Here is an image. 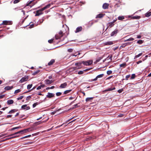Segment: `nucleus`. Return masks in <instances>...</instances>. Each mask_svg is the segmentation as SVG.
<instances>
[{"label":"nucleus","instance_id":"16","mask_svg":"<svg viewBox=\"0 0 151 151\" xmlns=\"http://www.w3.org/2000/svg\"><path fill=\"white\" fill-rule=\"evenodd\" d=\"M13 88V86H7L5 87L4 89L6 90H9L12 89Z\"/></svg>","mask_w":151,"mask_h":151},{"label":"nucleus","instance_id":"55","mask_svg":"<svg viewBox=\"0 0 151 151\" xmlns=\"http://www.w3.org/2000/svg\"><path fill=\"white\" fill-rule=\"evenodd\" d=\"M130 77V75L126 76V80H127L128 79V78H129Z\"/></svg>","mask_w":151,"mask_h":151},{"label":"nucleus","instance_id":"43","mask_svg":"<svg viewBox=\"0 0 151 151\" xmlns=\"http://www.w3.org/2000/svg\"><path fill=\"white\" fill-rule=\"evenodd\" d=\"M61 94H62L60 92H57L56 93V96H60V95H61Z\"/></svg>","mask_w":151,"mask_h":151},{"label":"nucleus","instance_id":"17","mask_svg":"<svg viewBox=\"0 0 151 151\" xmlns=\"http://www.w3.org/2000/svg\"><path fill=\"white\" fill-rule=\"evenodd\" d=\"M82 29V27H77L76 30L75 32L77 33L81 31Z\"/></svg>","mask_w":151,"mask_h":151},{"label":"nucleus","instance_id":"50","mask_svg":"<svg viewBox=\"0 0 151 151\" xmlns=\"http://www.w3.org/2000/svg\"><path fill=\"white\" fill-rule=\"evenodd\" d=\"M31 136V135H27V136H25L24 137H22L21 138V139H23V138H27V137H30Z\"/></svg>","mask_w":151,"mask_h":151},{"label":"nucleus","instance_id":"38","mask_svg":"<svg viewBox=\"0 0 151 151\" xmlns=\"http://www.w3.org/2000/svg\"><path fill=\"white\" fill-rule=\"evenodd\" d=\"M142 53H139L138 55H136L135 57V58H138L140 56H141L142 55Z\"/></svg>","mask_w":151,"mask_h":151},{"label":"nucleus","instance_id":"21","mask_svg":"<svg viewBox=\"0 0 151 151\" xmlns=\"http://www.w3.org/2000/svg\"><path fill=\"white\" fill-rule=\"evenodd\" d=\"M93 97H89L87 98L86 99V102H88L89 101H91V100H92L93 99Z\"/></svg>","mask_w":151,"mask_h":151},{"label":"nucleus","instance_id":"48","mask_svg":"<svg viewBox=\"0 0 151 151\" xmlns=\"http://www.w3.org/2000/svg\"><path fill=\"white\" fill-rule=\"evenodd\" d=\"M123 91V89L122 88L121 89H119L118 91V92L119 93H122Z\"/></svg>","mask_w":151,"mask_h":151},{"label":"nucleus","instance_id":"40","mask_svg":"<svg viewBox=\"0 0 151 151\" xmlns=\"http://www.w3.org/2000/svg\"><path fill=\"white\" fill-rule=\"evenodd\" d=\"M19 136H15V135H14L13 136H11V135H10L9 136H12L10 138V139H11V138H15V137H18Z\"/></svg>","mask_w":151,"mask_h":151},{"label":"nucleus","instance_id":"35","mask_svg":"<svg viewBox=\"0 0 151 151\" xmlns=\"http://www.w3.org/2000/svg\"><path fill=\"white\" fill-rule=\"evenodd\" d=\"M22 132L23 133H26L29 132L28 128L24 130H22Z\"/></svg>","mask_w":151,"mask_h":151},{"label":"nucleus","instance_id":"37","mask_svg":"<svg viewBox=\"0 0 151 151\" xmlns=\"http://www.w3.org/2000/svg\"><path fill=\"white\" fill-rule=\"evenodd\" d=\"M143 42V41L142 40H139L137 41V43L139 44H141Z\"/></svg>","mask_w":151,"mask_h":151},{"label":"nucleus","instance_id":"32","mask_svg":"<svg viewBox=\"0 0 151 151\" xmlns=\"http://www.w3.org/2000/svg\"><path fill=\"white\" fill-rule=\"evenodd\" d=\"M21 90L20 89H18L17 90H16L14 92V93L16 94L17 93L19 92H20L21 91Z\"/></svg>","mask_w":151,"mask_h":151},{"label":"nucleus","instance_id":"44","mask_svg":"<svg viewBox=\"0 0 151 151\" xmlns=\"http://www.w3.org/2000/svg\"><path fill=\"white\" fill-rule=\"evenodd\" d=\"M38 104V103L37 102H36V103H34L33 104V105H32L33 107V108L35 107Z\"/></svg>","mask_w":151,"mask_h":151},{"label":"nucleus","instance_id":"7","mask_svg":"<svg viewBox=\"0 0 151 151\" xmlns=\"http://www.w3.org/2000/svg\"><path fill=\"white\" fill-rule=\"evenodd\" d=\"M55 96V94L53 93L48 92L47 93L46 96L47 98H51Z\"/></svg>","mask_w":151,"mask_h":151},{"label":"nucleus","instance_id":"11","mask_svg":"<svg viewBox=\"0 0 151 151\" xmlns=\"http://www.w3.org/2000/svg\"><path fill=\"white\" fill-rule=\"evenodd\" d=\"M54 81L52 80H50L48 79L46 80L45 81V83L46 84H50L52 83Z\"/></svg>","mask_w":151,"mask_h":151},{"label":"nucleus","instance_id":"56","mask_svg":"<svg viewBox=\"0 0 151 151\" xmlns=\"http://www.w3.org/2000/svg\"><path fill=\"white\" fill-rule=\"evenodd\" d=\"M73 50L72 49H68V51L69 52H72Z\"/></svg>","mask_w":151,"mask_h":151},{"label":"nucleus","instance_id":"39","mask_svg":"<svg viewBox=\"0 0 151 151\" xmlns=\"http://www.w3.org/2000/svg\"><path fill=\"white\" fill-rule=\"evenodd\" d=\"M102 58L101 57L97 59L96 60V63H97L100 61V60H101Z\"/></svg>","mask_w":151,"mask_h":151},{"label":"nucleus","instance_id":"9","mask_svg":"<svg viewBox=\"0 0 151 151\" xmlns=\"http://www.w3.org/2000/svg\"><path fill=\"white\" fill-rule=\"evenodd\" d=\"M118 29H115L114 31L112 32L111 34V36H115L116 34L118 33Z\"/></svg>","mask_w":151,"mask_h":151},{"label":"nucleus","instance_id":"34","mask_svg":"<svg viewBox=\"0 0 151 151\" xmlns=\"http://www.w3.org/2000/svg\"><path fill=\"white\" fill-rule=\"evenodd\" d=\"M29 132L32 131L34 130V129L33 127H31L28 128Z\"/></svg>","mask_w":151,"mask_h":151},{"label":"nucleus","instance_id":"15","mask_svg":"<svg viewBox=\"0 0 151 151\" xmlns=\"http://www.w3.org/2000/svg\"><path fill=\"white\" fill-rule=\"evenodd\" d=\"M130 44V43H126L124 44H123L120 47V48H122L123 47H125L126 46L129 45Z\"/></svg>","mask_w":151,"mask_h":151},{"label":"nucleus","instance_id":"46","mask_svg":"<svg viewBox=\"0 0 151 151\" xmlns=\"http://www.w3.org/2000/svg\"><path fill=\"white\" fill-rule=\"evenodd\" d=\"M53 40H54L53 39H52L51 40H49L48 41V42H49V43H52L53 42Z\"/></svg>","mask_w":151,"mask_h":151},{"label":"nucleus","instance_id":"6","mask_svg":"<svg viewBox=\"0 0 151 151\" xmlns=\"http://www.w3.org/2000/svg\"><path fill=\"white\" fill-rule=\"evenodd\" d=\"M67 86V83L66 82H65L61 84L59 86V88H65Z\"/></svg>","mask_w":151,"mask_h":151},{"label":"nucleus","instance_id":"18","mask_svg":"<svg viewBox=\"0 0 151 151\" xmlns=\"http://www.w3.org/2000/svg\"><path fill=\"white\" fill-rule=\"evenodd\" d=\"M113 44L112 41H108L106 42L104 44L105 45H112Z\"/></svg>","mask_w":151,"mask_h":151},{"label":"nucleus","instance_id":"62","mask_svg":"<svg viewBox=\"0 0 151 151\" xmlns=\"http://www.w3.org/2000/svg\"><path fill=\"white\" fill-rule=\"evenodd\" d=\"M141 37V36L140 35H138L137 36V38L138 39L140 38Z\"/></svg>","mask_w":151,"mask_h":151},{"label":"nucleus","instance_id":"30","mask_svg":"<svg viewBox=\"0 0 151 151\" xmlns=\"http://www.w3.org/2000/svg\"><path fill=\"white\" fill-rule=\"evenodd\" d=\"M104 76V74H100L97 76V78H99L102 77Z\"/></svg>","mask_w":151,"mask_h":151},{"label":"nucleus","instance_id":"1","mask_svg":"<svg viewBox=\"0 0 151 151\" xmlns=\"http://www.w3.org/2000/svg\"><path fill=\"white\" fill-rule=\"evenodd\" d=\"M50 6V4H49L48 5H47L46 6L41 9H40L37 11L35 15V16H39L40 15L42 14L43 12H42L45 10L49 8Z\"/></svg>","mask_w":151,"mask_h":151},{"label":"nucleus","instance_id":"58","mask_svg":"<svg viewBox=\"0 0 151 151\" xmlns=\"http://www.w3.org/2000/svg\"><path fill=\"white\" fill-rule=\"evenodd\" d=\"M112 88H109L107 90H106V91H112Z\"/></svg>","mask_w":151,"mask_h":151},{"label":"nucleus","instance_id":"23","mask_svg":"<svg viewBox=\"0 0 151 151\" xmlns=\"http://www.w3.org/2000/svg\"><path fill=\"white\" fill-rule=\"evenodd\" d=\"M151 15V12H148L145 14V16L146 17H149Z\"/></svg>","mask_w":151,"mask_h":151},{"label":"nucleus","instance_id":"29","mask_svg":"<svg viewBox=\"0 0 151 151\" xmlns=\"http://www.w3.org/2000/svg\"><path fill=\"white\" fill-rule=\"evenodd\" d=\"M40 71L39 70H37L36 71H35L32 74V75H36V74H37L40 72Z\"/></svg>","mask_w":151,"mask_h":151},{"label":"nucleus","instance_id":"51","mask_svg":"<svg viewBox=\"0 0 151 151\" xmlns=\"http://www.w3.org/2000/svg\"><path fill=\"white\" fill-rule=\"evenodd\" d=\"M60 110V109H58L56 111H54L51 113L52 114H54L57 111H58Z\"/></svg>","mask_w":151,"mask_h":151},{"label":"nucleus","instance_id":"19","mask_svg":"<svg viewBox=\"0 0 151 151\" xmlns=\"http://www.w3.org/2000/svg\"><path fill=\"white\" fill-rule=\"evenodd\" d=\"M14 102V101L13 100L9 99L7 101V104H8L9 105L13 104Z\"/></svg>","mask_w":151,"mask_h":151},{"label":"nucleus","instance_id":"26","mask_svg":"<svg viewBox=\"0 0 151 151\" xmlns=\"http://www.w3.org/2000/svg\"><path fill=\"white\" fill-rule=\"evenodd\" d=\"M134 39L133 38L131 37L128 39L124 41V42H127L128 41H133L134 40Z\"/></svg>","mask_w":151,"mask_h":151},{"label":"nucleus","instance_id":"10","mask_svg":"<svg viewBox=\"0 0 151 151\" xmlns=\"http://www.w3.org/2000/svg\"><path fill=\"white\" fill-rule=\"evenodd\" d=\"M109 4L107 3H104L102 6V8L104 9H107L108 8Z\"/></svg>","mask_w":151,"mask_h":151},{"label":"nucleus","instance_id":"36","mask_svg":"<svg viewBox=\"0 0 151 151\" xmlns=\"http://www.w3.org/2000/svg\"><path fill=\"white\" fill-rule=\"evenodd\" d=\"M59 34L60 35V37H62L63 36V32L60 31L59 32Z\"/></svg>","mask_w":151,"mask_h":151},{"label":"nucleus","instance_id":"45","mask_svg":"<svg viewBox=\"0 0 151 151\" xmlns=\"http://www.w3.org/2000/svg\"><path fill=\"white\" fill-rule=\"evenodd\" d=\"M77 63H76L75 64V65H77V66H78V67L77 68L79 69V68H81V65H79V64H78V65H76V64H77Z\"/></svg>","mask_w":151,"mask_h":151},{"label":"nucleus","instance_id":"31","mask_svg":"<svg viewBox=\"0 0 151 151\" xmlns=\"http://www.w3.org/2000/svg\"><path fill=\"white\" fill-rule=\"evenodd\" d=\"M126 66V63H123L121 64L120 65V67H123L124 68Z\"/></svg>","mask_w":151,"mask_h":151},{"label":"nucleus","instance_id":"61","mask_svg":"<svg viewBox=\"0 0 151 151\" xmlns=\"http://www.w3.org/2000/svg\"><path fill=\"white\" fill-rule=\"evenodd\" d=\"M142 62V60H139L137 62V64H139Z\"/></svg>","mask_w":151,"mask_h":151},{"label":"nucleus","instance_id":"12","mask_svg":"<svg viewBox=\"0 0 151 151\" xmlns=\"http://www.w3.org/2000/svg\"><path fill=\"white\" fill-rule=\"evenodd\" d=\"M22 108L24 109H26V110H29L30 109L29 106H27V105L26 104L22 106Z\"/></svg>","mask_w":151,"mask_h":151},{"label":"nucleus","instance_id":"64","mask_svg":"<svg viewBox=\"0 0 151 151\" xmlns=\"http://www.w3.org/2000/svg\"><path fill=\"white\" fill-rule=\"evenodd\" d=\"M98 79V78H97V76L95 78L93 79L92 80V81H96Z\"/></svg>","mask_w":151,"mask_h":151},{"label":"nucleus","instance_id":"24","mask_svg":"<svg viewBox=\"0 0 151 151\" xmlns=\"http://www.w3.org/2000/svg\"><path fill=\"white\" fill-rule=\"evenodd\" d=\"M72 90L71 89L66 90L64 92V94H67V93H70V92Z\"/></svg>","mask_w":151,"mask_h":151},{"label":"nucleus","instance_id":"28","mask_svg":"<svg viewBox=\"0 0 151 151\" xmlns=\"http://www.w3.org/2000/svg\"><path fill=\"white\" fill-rule=\"evenodd\" d=\"M124 19L123 16H119L118 17V19L119 20H122Z\"/></svg>","mask_w":151,"mask_h":151},{"label":"nucleus","instance_id":"20","mask_svg":"<svg viewBox=\"0 0 151 151\" xmlns=\"http://www.w3.org/2000/svg\"><path fill=\"white\" fill-rule=\"evenodd\" d=\"M55 60L54 59L51 60L48 63V65H52L54 62Z\"/></svg>","mask_w":151,"mask_h":151},{"label":"nucleus","instance_id":"22","mask_svg":"<svg viewBox=\"0 0 151 151\" xmlns=\"http://www.w3.org/2000/svg\"><path fill=\"white\" fill-rule=\"evenodd\" d=\"M17 110L15 109H14L10 111L9 112L8 114H12L15 112H16Z\"/></svg>","mask_w":151,"mask_h":151},{"label":"nucleus","instance_id":"41","mask_svg":"<svg viewBox=\"0 0 151 151\" xmlns=\"http://www.w3.org/2000/svg\"><path fill=\"white\" fill-rule=\"evenodd\" d=\"M112 71L111 70H108L107 72V73L108 75H109L112 73Z\"/></svg>","mask_w":151,"mask_h":151},{"label":"nucleus","instance_id":"42","mask_svg":"<svg viewBox=\"0 0 151 151\" xmlns=\"http://www.w3.org/2000/svg\"><path fill=\"white\" fill-rule=\"evenodd\" d=\"M135 74H133L131 76V79H133L135 78Z\"/></svg>","mask_w":151,"mask_h":151},{"label":"nucleus","instance_id":"5","mask_svg":"<svg viewBox=\"0 0 151 151\" xmlns=\"http://www.w3.org/2000/svg\"><path fill=\"white\" fill-rule=\"evenodd\" d=\"M28 78L29 77L28 76H25L24 77H22L20 80L19 82L21 83H22L25 81H27Z\"/></svg>","mask_w":151,"mask_h":151},{"label":"nucleus","instance_id":"63","mask_svg":"<svg viewBox=\"0 0 151 151\" xmlns=\"http://www.w3.org/2000/svg\"><path fill=\"white\" fill-rule=\"evenodd\" d=\"M12 116V115H8L7 116V118H9V117H11Z\"/></svg>","mask_w":151,"mask_h":151},{"label":"nucleus","instance_id":"57","mask_svg":"<svg viewBox=\"0 0 151 151\" xmlns=\"http://www.w3.org/2000/svg\"><path fill=\"white\" fill-rule=\"evenodd\" d=\"M5 96V95H2L0 96V99H2Z\"/></svg>","mask_w":151,"mask_h":151},{"label":"nucleus","instance_id":"3","mask_svg":"<svg viewBox=\"0 0 151 151\" xmlns=\"http://www.w3.org/2000/svg\"><path fill=\"white\" fill-rule=\"evenodd\" d=\"M12 24V22L11 21L4 20L3 21L1 25H11Z\"/></svg>","mask_w":151,"mask_h":151},{"label":"nucleus","instance_id":"53","mask_svg":"<svg viewBox=\"0 0 151 151\" xmlns=\"http://www.w3.org/2000/svg\"><path fill=\"white\" fill-rule=\"evenodd\" d=\"M31 98V96H27L26 98V100H28Z\"/></svg>","mask_w":151,"mask_h":151},{"label":"nucleus","instance_id":"54","mask_svg":"<svg viewBox=\"0 0 151 151\" xmlns=\"http://www.w3.org/2000/svg\"><path fill=\"white\" fill-rule=\"evenodd\" d=\"M6 135V134L4 133H1L0 134V137H2Z\"/></svg>","mask_w":151,"mask_h":151},{"label":"nucleus","instance_id":"49","mask_svg":"<svg viewBox=\"0 0 151 151\" xmlns=\"http://www.w3.org/2000/svg\"><path fill=\"white\" fill-rule=\"evenodd\" d=\"M61 37H60V36H58L57 35H55V37L56 39L58 40Z\"/></svg>","mask_w":151,"mask_h":151},{"label":"nucleus","instance_id":"4","mask_svg":"<svg viewBox=\"0 0 151 151\" xmlns=\"http://www.w3.org/2000/svg\"><path fill=\"white\" fill-rule=\"evenodd\" d=\"M37 2H34V1H30L27 2L26 6H29L31 7H32Z\"/></svg>","mask_w":151,"mask_h":151},{"label":"nucleus","instance_id":"2","mask_svg":"<svg viewBox=\"0 0 151 151\" xmlns=\"http://www.w3.org/2000/svg\"><path fill=\"white\" fill-rule=\"evenodd\" d=\"M93 63L92 60H88L87 61H83L81 62L78 63L76 65H78V64L79 65H81L82 63L84 65H91Z\"/></svg>","mask_w":151,"mask_h":151},{"label":"nucleus","instance_id":"25","mask_svg":"<svg viewBox=\"0 0 151 151\" xmlns=\"http://www.w3.org/2000/svg\"><path fill=\"white\" fill-rule=\"evenodd\" d=\"M22 132V130H21V131H19L18 132H15V133H14L13 134H11V136H13L14 135H15V134H18L19 133H21Z\"/></svg>","mask_w":151,"mask_h":151},{"label":"nucleus","instance_id":"52","mask_svg":"<svg viewBox=\"0 0 151 151\" xmlns=\"http://www.w3.org/2000/svg\"><path fill=\"white\" fill-rule=\"evenodd\" d=\"M83 71H80L78 72V74H81L83 73Z\"/></svg>","mask_w":151,"mask_h":151},{"label":"nucleus","instance_id":"8","mask_svg":"<svg viewBox=\"0 0 151 151\" xmlns=\"http://www.w3.org/2000/svg\"><path fill=\"white\" fill-rule=\"evenodd\" d=\"M105 15V14L100 13L96 15V19L98 18H101L103 17Z\"/></svg>","mask_w":151,"mask_h":151},{"label":"nucleus","instance_id":"59","mask_svg":"<svg viewBox=\"0 0 151 151\" xmlns=\"http://www.w3.org/2000/svg\"><path fill=\"white\" fill-rule=\"evenodd\" d=\"M20 10H21V12H23L24 15L25 14V12L22 9H21Z\"/></svg>","mask_w":151,"mask_h":151},{"label":"nucleus","instance_id":"33","mask_svg":"<svg viewBox=\"0 0 151 151\" xmlns=\"http://www.w3.org/2000/svg\"><path fill=\"white\" fill-rule=\"evenodd\" d=\"M32 86V84L28 85L27 86V89H29L30 88H31Z\"/></svg>","mask_w":151,"mask_h":151},{"label":"nucleus","instance_id":"13","mask_svg":"<svg viewBox=\"0 0 151 151\" xmlns=\"http://www.w3.org/2000/svg\"><path fill=\"white\" fill-rule=\"evenodd\" d=\"M107 25L108 27V28L109 27H113L114 25V24L112 22H110L107 24Z\"/></svg>","mask_w":151,"mask_h":151},{"label":"nucleus","instance_id":"60","mask_svg":"<svg viewBox=\"0 0 151 151\" xmlns=\"http://www.w3.org/2000/svg\"><path fill=\"white\" fill-rule=\"evenodd\" d=\"M41 88V86H40L38 87L37 88V90H39V89H40Z\"/></svg>","mask_w":151,"mask_h":151},{"label":"nucleus","instance_id":"47","mask_svg":"<svg viewBox=\"0 0 151 151\" xmlns=\"http://www.w3.org/2000/svg\"><path fill=\"white\" fill-rule=\"evenodd\" d=\"M23 97H24V96H20V97H19L18 98H17V100H21L22 99V98H23Z\"/></svg>","mask_w":151,"mask_h":151},{"label":"nucleus","instance_id":"14","mask_svg":"<svg viewBox=\"0 0 151 151\" xmlns=\"http://www.w3.org/2000/svg\"><path fill=\"white\" fill-rule=\"evenodd\" d=\"M129 17H131V18L133 19H138L140 18V16H134V17H131L129 16Z\"/></svg>","mask_w":151,"mask_h":151},{"label":"nucleus","instance_id":"27","mask_svg":"<svg viewBox=\"0 0 151 151\" xmlns=\"http://www.w3.org/2000/svg\"><path fill=\"white\" fill-rule=\"evenodd\" d=\"M108 58H109V59L111 61L112 60V55H109L108 57L106 58L104 60L103 62H104L105 60H106Z\"/></svg>","mask_w":151,"mask_h":151}]
</instances>
